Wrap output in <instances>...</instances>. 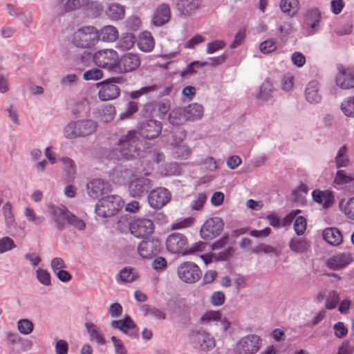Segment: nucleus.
<instances>
[{
	"instance_id": "393cba45",
	"label": "nucleus",
	"mask_w": 354,
	"mask_h": 354,
	"mask_svg": "<svg viewBox=\"0 0 354 354\" xmlns=\"http://www.w3.org/2000/svg\"><path fill=\"white\" fill-rule=\"evenodd\" d=\"M319 84L316 80L310 82L305 90L306 100L311 104L319 103L322 100V96L319 93Z\"/></svg>"
},
{
	"instance_id": "cd10ccee",
	"label": "nucleus",
	"mask_w": 354,
	"mask_h": 354,
	"mask_svg": "<svg viewBox=\"0 0 354 354\" xmlns=\"http://www.w3.org/2000/svg\"><path fill=\"white\" fill-rule=\"evenodd\" d=\"M187 121H194L202 118L203 107L198 103H192L183 109Z\"/></svg>"
},
{
	"instance_id": "a18cd8bd",
	"label": "nucleus",
	"mask_w": 354,
	"mask_h": 354,
	"mask_svg": "<svg viewBox=\"0 0 354 354\" xmlns=\"http://www.w3.org/2000/svg\"><path fill=\"white\" fill-rule=\"evenodd\" d=\"M154 106L155 109L157 110L158 117L163 118L170 110L171 102L168 99H164L156 102Z\"/></svg>"
},
{
	"instance_id": "b1692460",
	"label": "nucleus",
	"mask_w": 354,
	"mask_h": 354,
	"mask_svg": "<svg viewBox=\"0 0 354 354\" xmlns=\"http://www.w3.org/2000/svg\"><path fill=\"white\" fill-rule=\"evenodd\" d=\"M315 202L322 205L324 208L329 207L335 202V196L331 191L315 189L312 193Z\"/></svg>"
},
{
	"instance_id": "4c0bfd02",
	"label": "nucleus",
	"mask_w": 354,
	"mask_h": 354,
	"mask_svg": "<svg viewBox=\"0 0 354 354\" xmlns=\"http://www.w3.org/2000/svg\"><path fill=\"white\" fill-rule=\"evenodd\" d=\"M86 327L91 339L95 340L98 344L104 345L106 344L104 337L96 325L92 323H86Z\"/></svg>"
},
{
	"instance_id": "f257e3e1",
	"label": "nucleus",
	"mask_w": 354,
	"mask_h": 354,
	"mask_svg": "<svg viewBox=\"0 0 354 354\" xmlns=\"http://www.w3.org/2000/svg\"><path fill=\"white\" fill-rule=\"evenodd\" d=\"M138 138L137 132L135 130H130L127 134L121 136L118 142V147L115 149L116 153L120 155H133L137 153L139 155L140 152L151 153V150L149 144L146 141H140L136 143Z\"/></svg>"
},
{
	"instance_id": "e433bc0d",
	"label": "nucleus",
	"mask_w": 354,
	"mask_h": 354,
	"mask_svg": "<svg viewBox=\"0 0 354 354\" xmlns=\"http://www.w3.org/2000/svg\"><path fill=\"white\" fill-rule=\"evenodd\" d=\"M62 2L63 12H68L88 6L89 0H62Z\"/></svg>"
},
{
	"instance_id": "49530a36",
	"label": "nucleus",
	"mask_w": 354,
	"mask_h": 354,
	"mask_svg": "<svg viewBox=\"0 0 354 354\" xmlns=\"http://www.w3.org/2000/svg\"><path fill=\"white\" fill-rule=\"evenodd\" d=\"M354 180V176L348 175L344 170H338L334 178V184L337 185H343L351 183Z\"/></svg>"
},
{
	"instance_id": "a19ab883",
	"label": "nucleus",
	"mask_w": 354,
	"mask_h": 354,
	"mask_svg": "<svg viewBox=\"0 0 354 354\" xmlns=\"http://www.w3.org/2000/svg\"><path fill=\"white\" fill-rule=\"evenodd\" d=\"M90 111L88 102L86 100H82L77 102L72 109V113L76 118H82L87 115Z\"/></svg>"
},
{
	"instance_id": "9d476101",
	"label": "nucleus",
	"mask_w": 354,
	"mask_h": 354,
	"mask_svg": "<svg viewBox=\"0 0 354 354\" xmlns=\"http://www.w3.org/2000/svg\"><path fill=\"white\" fill-rule=\"evenodd\" d=\"M224 223L218 217L210 218L201 226L200 234L204 240H211L218 236L223 230Z\"/></svg>"
},
{
	"instance_id": "c85d7f7f",
	"label": "nucleus",
	"mask_w": 354,
	"mask_h": 354,
	"mask_svg": "<svg viewBox=\"0 0 354 354\" xmlns=\"http://www.w3.org/2000/svg\"><path fill=\"white\" fill-rule=\"evenodd\" d=\"M322 235L324 239L332 245H339L343 241V237L340 231L335 227L325 229Z\"/></svg>"
},
{
	"instance_id": "58836bf2",
	"label": "nucleus",
	"mask_w": 354,
	"mask_h": 354,
	"mask_svg": "<svg viewBox=\"0 0 354 354\" xmlns=\"http://www.w3.org/2000/svg\"><path fill=\"white\" fill-rule=\"evenodd\" d=\"M4 218V221L7 227H13L15 225V218L12 212V205L10 202H6L1 209Z\"/></svg>"
},
{
	"instance_id": "09e8293b",
	"label": "nucleus",
	"mask_w": 354,
	"mask_h": 354,
	"mask_svg": "<svg viewBox=\"0 0 354 354\" xmlns=\"http://www.w3.org/2000/svg\"><path fill=\"white\" fill-rule=\"evenodd\" d=\"M115 111L114 106L107 105L102 109L100 112V120L104 122H109L113 120Z\"/></svg>"
},
{
	"instance_id": "ea45409f",
	"label": "nucleus",
	"mask_w": 354,
	"mask_h": 354,
	"mask_svg": "<svg viewBox=\"0 0 354 354\" xmlns=\"http://www.w3.org/2000/svg\"><path fill=\"white\" fill-rule=\"evenodd\" d=\"M272 84L266 80L260 86L259 91L256 94V97L262 101H266L272 97Z\"/></svg>"
},
{
	"instance_id": "1a4fd4ad",
	"label": "nucleus",
	"mask_w": 354,
	"mask_h": 354,
	"mask_svg": "<svg viewBox=\"0 0 354 354\" xmlns=\"http://www.w3.org/2000/svg\"><path fill=\"white\" fill-rule=\"evenodd\" d=\"M178 274L182 281L193 283L201 279L202 272L196 263L187 261L178 266Z\"/></svg>"
},
{
	"instance_id": "4be33fe9",
	"label": "nucleus",
	"mask_w": 354,
	"mask_h": 354,
	"mask_svg": "<svg viewBox=\"0 0 354 354\" xmlns=\"http://www.w3.org/2000/svg\"><path fill=\"white\" fill-rule=\"evenodd\" d=\"M201 4V0H178L176 7L179 12L184 16L194 14Z\"/></svg>"
},
{
	"instance_id": "c9c22d12",
	"label": "nucleus",
	"mask_w": 354,
	"mask_h": 354,
	"mask_svg": "<svg viewBox=\"0 0 354 354\" xmlns=\"http://www.w3.org/2000/svg\"><path fill=\"white\" fill-rule=\"evenodd\" d=\"M118 277L122 283H131L139 277V274L136 269L126 267L120 272Z\"/></svg>"
},
{
	"instance_id": "a878e982",
	"label": "nucleus",
	"mask_w": 354,
	"mask_h": 354,
	"mask_svg": "<svg viewBox=\"0 0 354 354\" xmlns=\"http://www.w3.org/2000/svg\"><path fill=\"white\" fill-rule=\"evenodd\" d=\"M104 180L98 178L90 180L86 184V192L88 195L94 199L101 196L105 189Z\"/></svg>"
},
{
	"instance_id": "f03ea898",
	"label": "nucleus",
	"mask_w": 354,
	"mask_h": 354,
	"mask_svg": "<svg viewBox=\"0 0 354 354\" xmlns=\"http://www.w3.org/2000/svg\"><path fill=\"white\" fill-rule=\"evenodd\" d=\"M98 128V122L91 119L70 122L64 128V135L68 139L84 138L93 135Z\"/></svg>"
},
{
	"instance_id": "bf43d9fd",
	"label": "nucleus",
	"mask_w": 354,
	"mask_h": 354,
	"mask_svg": "<svg viewBox=\"0 0 354 354\" xmlns=\"http://www.w3.org/2000/svg\"><path fill=\"white\" fill-rule=\"evenodd\" d=\"M24 215L28 221H30L35 225H40L44 221V218L43 216H37L35 214L33 209L30 207H26L25 209Z\"/></svg>"
},
{
	"instance_id": "c03bdc74",
	"label": "nucleus",
	"mask_w": 354,
	"mask_h": 354,
	"mask_svg": "<svg viewBox=\"0 0 354 354\" xmlns=\"http://www.w3.org/2000/svg\"><path fill=\"white\" fill-rule=\"evenodd\" d=\"M168 120L170 124L176 126L180 125L187 121L183 109H174L171 111L169 114Z\"/></svg>"
},
{
	"instance_id": "680f3d73",
	"label": "nucleus",
	"mask_w": 354,
	"mask_h": 354,
	"mask_svg": "<svg viewBox=\"0 0 354 354\" xmlns=\"http://www.w3.org/2000/svg\"><path fill=\"white\" fill-rule=\"evenodd\" d=\"M307 226V222L304 217L298 216L294 223V230L297 235H302L304 234Z\"/></svg>"
},
{
	"instance_id": "9b49d317",
	"label": "nucleus",
	"mask_w": 354,
	"mask_h": 354,
	"mask_svg": "<svg viewBox=\"0 0 354 354\" xmlns=\"http://www.w3.org/2000/svg\"><path fill=\"white\" fill-rule=\"evenodd\" d=\"M171 193L164 187H158L150 192L148 195L149 205L153 209H160L171 200Z\"/></svg>"
},
{
	"instance_id": "13d9d810",
	"label": "nucleus",
	"mask_w": 354,
	"mask_h": 354,
	"mask_svg": "<svg viewBox=\"0 0 354 354\" xmlns=\"http://www.w3.org/2000/svg\"><path fill=\"white\" fill-rule=\"evenodd\" d=\"M15 247L16 245L11 238L5 236L0 239V254L12 250Z\"/></svg>"
},
{
	"instance_id": "5701e85b",
	"label": "nucleus",
	"mask_w": 354,
	"mask_h": 354,
	"mask_svg": "<svg viewBox=\"0 0 354 354\" xmlns=\"http://www.w3.org/2000/svg\"><path fill=\"white\" fill-rule=\"evenodd\" d=\"M70 212L64 207L52 206L50 214L57 228L62 230L67 224Z\"/></svg>"
},
{
	"instance_id": "bb28decb",
	"label": "nucleus",
	"mask_w": 354,
	"mask_h": 354,
	"mask_svg": "<svg viewBox=\"0 0 354 354\" xmlns=\"http://www.w3.org/2000/svg\"><path fill=\"white\" fill-rule=\"evenodd\" d=\"M106 15L111 21H120L124 18V6L119 3H110L106 10Z\"/></svg>"
},
{
	"instance_id": "2f4dec72",
	"label": "nucleus",
	"mask_w": 354,
	"mask_h": 354,
	"mask_svg": "<svg viewBox=\"0 0 354 354\" xmlns=\"http://www.w3.org/2000/svg\"><path fill=\"white\" fill-rule=\"evenodd\" d=\"M136 42V37L130 32L123 33L116 44V48L121 51L131 49Z\"/></svg>"
},
{
	"instance_id": "774afa93",
	"label": "nucleus",
	"mask_w": 354,
	"mask_h": 354,
	"mask_svg": "<svg viewBox=\"0 0 354 354\" xmlns=\"http://www.w3.org/2000/svg\"><path fill=\"white\" fill-rule=\"evenodd\" d=\"M215 339L213 337H211L209 335H205L203 337V339L201 343V348L203 351H210L215 347Z\"/></svg>"
},
{
	"instance_id": "dca6fc26",
	"label": "nucleus",
	"mask_w": 354,
	"mask_h": 354,
	"mask_svg": "<svg viewBox=\"0 0 354 354\" xmlns=\"http://www.w3.org/2000/svg\"><path fill=\"white\" fill-rule=\"evenodd\" d=\"M353 261V257L348 252H339L327 259L326 266L334 270H339L349 265Z\"/></svg>"
},
{
	"instance_id": "0eeeda50",
	"label": "nucleus",
	"mask_w": 354,
	"mask_h": 354,
	"mask_svg": "<svg viewBox=\"0 0 354 354\" xmlns=\"http://www.w3.org/2000/svg\"><path fill=\"white\" fill-rule=\"evenodd\" d=\"M139 55L134 53H126L118 58L116 73H127L136 71L140 65Z\"/></svg>"
},
{
	"instance_id": "8fccbe9b",
	"label": "nucleus",
	"mask_w": 354,
	"mask_h": 354,
	"mask_svg": "<svg viewBox=\"0 0 354 354\" xmlns=\"http://www.w3.org/2000/svg\"><path fill=\"white\" fill-rule=\"evenodd\" d=\"M322 21V15L319 10L317 8H309L306 9L303 21Z\"/></svg>"
},
{
	"instance_id": "2eb2a0df",
	"label": "nucleus",
	"mask_w": 354,
	"mask_h": 354,
	"mask_svg": "<svg viewBox=\"0 0 354 354\" xmlns=\"http://www.w3.org/2000/svg\"><path fill=\"white\" fill-rule=\"evenodd\" d=\"M338 74L335 78L336 85L342 89L354 88V69L344 68L338 66Z\"/></svg>"
},
{
	"instance_id": "4d7b16f0",
	"label": "nucleus",
	"mask_w": 354,
	"mask_h": 354,
	"mask_svg": "<svg viewBox=\"0 0 354 354\" xmlns=\"http://www.w3.org/2000/svg\"><path fill=\"white\" fill-rule=\"evenodd\" d=\"M160 90L159 87L156 85H152L149 86H144L140 88L138 91H132L129 93V96L131 99H137L142 95L147 94L149 92Z\"/></svg>"
},
{
	"instance_id": "72a5a7b5",
	"label": "nucleus",
	"mask_w": 354,
	"mask_h": 354,
	"mask_svg": "<svg viewBox=\"0 0 354 354\" xmlns=\"http://www.w3.org/2000/svg\"><path fill=\"white\" fill-rule=\"evenodd\" d=\"M138 48L143 52H149L153 50L154 47L153 39L149 32H144L141 34L138 42Z\"/></svg>"
},
{
	"instance_id": "f8f14e48",
	"label": "nucleus",
	"mask_w": 354,
	"mask_h": 354,
	"mask_svg": "<svg viewBox=\"0 0 354 354\" xmlns=\"http://www.w3.org/2000/svg\"><path fill=\"white\" fill-rule=\"evenodd\" d=\"M162 123L154 119H148L143 121L139 126V133L147 139L157 138L162 131Z\"/></svg>"
},
{
	"instance_id": "c756f323",
	"label": "nucleus",
	"mask_w": 354,
	"mask_h": 354,
	"mask_svg": "<svg viewBox=\"0 0 354 354\" xmlns=\"http://www.w3.org/2000/svg\"><path fill=\"white\" fill-rule=\"evenodd\" d=\"M118 29L111 25L102 27L98 32V40L101 39L106 42H113L118 39Z\"/></svg>"
},
{
	"instance_id": "de8ad7c7",
	"label": "nucleus",
	"mask_w": 354,
	"mask_h": 354,
	"mask_svg": "<svg viewBox=\"0 0 354 354\" xmlns=\"http://www.w3.org/2000/svg\"><path fill=\"white\" fill-rule=\"evenodd\" d=\"M322 21H303L302 26L308 36L315 34L321 28Z\"/></svg>"
},
{
	"instance_id": "3c124183",
	"label": "nucleus",
	"mask_w": 354,
	"mask_h": 354,
	"mask_svg": "<svg viewBox=\"0 0 354 354\" xmlns=\"http://www.w3.org/2000/svg\"><path fill=\"white\" fill-rule=\"evenodd\" d=\"M207 201V196L205 193L198 194L192 201L190 207L192 209L200 211L203 209L204 204Z\"/></svg>"
},
{
	"instance_id": "473e14b6",
	"label": "nucleus",
	"mask_w": 354,
	"mask_h": 354,
	"mask_svg": "<svg viewBox=\"0 0 354 354\" xmlns=\"http://www.w3.org/2000/svg\"><path fill=\"white\" fill-rule=\"evenodd\" d=\"M298 0H281L280 2L281 10L292 17L298 12L299 10Z\"/></svg>"
},
{
	"instance_id": "79ce46f5",
	"label": "nucleus",
	"mask_w": 354,
	"mask_h": 354,
	"mask_svg": "<svg viewBox=\"0 0 354 354\" xmlns=\"http://www.w3.org/2000/svg\"><path fill=\"white\" fill-rule=\"evenodd\" d=\"M339 206L341 211L344 212L348 218L354 220V196L346 201L342 200L339 203Z\"/></svg>"
},
{
	"instance_id": "6e6d98bb",
	"label": "nucleus",
	"mask_w": 354,
	"mask_h": 354,
	"mask_svg": "<svg viewBox=\"0 0 354 354\" xmlns=\"http://www.w3.org/2000/svg\"><path fill=\"white\" fill-rule=\"evenodd\" d=\"M144 310L147 315H149L158 320H164L166 317L165 313L155 307L145 306Z\"/></svg>"
},
{
	"instance_id": "338daca9",
	"label": "nucleus",
	"mask_w": 354,
	"mask_h": 354,
	"mask_svg": "<svg viewBox=\"0 0 354 354\" xmlns=\"http://www.w3.org/2000/svg\"><path fill=\"white\" fill-rule=\"evenodd\" d=\"M221 318V313L218 310H209L204 313L201 317L203 322L218 321Z\"/></svg>"
},
{
	"instance_id": "7c9ffc66",
	"label": "nucleus",
	"mask_w": 354,
	"mask_h": 354,
	"mask_svg": "<svg viewBox=\"0 0 354 354\" xmlns=\"http://www.w3.org/2000/svg\"><path fill=\"white\" fill-rule=\"evenodd\" d=\"M292 251L296 253H304L310 248V243L305 237H293L289 243Z\"/></svg>"
},
{
	"instance_id": "423d86ee",
	"label": "nucleus",
	"mask_w": 354,
	"mask_h": 354,
	"mask_svg": "<svg viewBox=\"0 0 354 354\" xmlns=\"http://www.w3.org/2000/svg\"><path fill=\"white\" fill-rule=\"evenodd\" d=\"M129 230L136 238H145L153 232V221L146 218H137L129 223Z\"/></svg>"
},
{
	"instance_id": "39448f33",
	"label": "nucleus",
	"mask_w": 354,
	"mask_h": 354,
	"mask_svg": "<svg viewBox=\"0 0 354 354\" xmlns=\"http://www.w3.org/2000/svg\"><path fill=\"white\" fill-rule=\"evenodd\" d=\"M95 64L110 72L116 73L118 55L113 49H103L95 52L93 55Z\"/></svg>"
},
{
	"instance_id": "6ab92c4d",
	"label": "nucleus",
	"mask_w": 354,
	"mask_h": 354,
	"mask_svg": "<svg viewBox=\"0 0 354 354\" xmlns=\"http://www.w3.org/2000/svg\"><path fill=\"white\" fill-rule=\"evenodd\" d=\"M138 252L143 259H150L160 251V243L157 240L142 241L138 246Z\"/></svg>"
},
{
	"instance_id": "412c9836",
	"label": "nucleus",
	"mask_w": 354,
	"mask_h": 354,
	"mask_svg": "<svg viewBox=\"0 0 354 354\" xmlns=\"http://www.w3.org/2000/svg\"><path fill=\"white\" fill-rule=\"evenodd\" d=\"M170 17L171 12L169 5L162 3L157 7L152 19V24L155 26H161L167 23Z\"/></svg>"
},
{
	"instance_id": "0e129e2a",
	"label": "nucleus",
	"mask_w": 354,
	"mask_h": 354,
	"mask_svg": "<svg viewBox=\"0 0 354 354\" xmlns=\"http://www.w3.org/2000/svg\"><path fill=\"white\" fill-rule=\"evenodd\" d=\"M67 223L79 230H84L86 227V223L82 219L71 213L69 214Z\"/></svg>"
},
{
	"instance_id": "ddd939ff",
	"label": "nucleus",
	"mask_w": 354,
	"mask_h": 354,
	"mask_svg": "<svg viewBox=\"0 0 354 354\" xmlns=\"http://www.w3.org/2000/svg\"><path fill=\"white\" fill-rule=\"evenodd\" d=\"M187 244V239L186 236L180 233H172L168 236L165 241V245L167 250L174 254L181 253L183 255V252Z\"/></svg>"
},
{
	"instance_id": "20e7f679",
	"label": "nucleus",
	"mask_w": 354,
	"mask_h": 354,
	"mask_svg": "<svg viewBox=\"0 0 354 354\" xmlns=\"http://www.w3.org/2000/svg\"><path fill=\"white\" fill-rule=\"evenodd\" d=\"M98 41V31L93 26H84L77 30L73 37V42L78 48H90Z\"/></svg>"
},
{
	"instance_id": "a211bd4d",
	"label": "nucleus",
	"mask_w": 354,
	"mask_h": 354,
	"mask_svg": "<svg viewBox=\"0 0 354 354\" xmlns=\"http://www.w3.org/2000/svg\"><path fill=\"white\" fill-rule=\"evenodd\" d=\"M185 131L181 129L172 135V141L171 145L173 146L174 153L177 155H189L192 153L190 148L183 143V139L185 138Z\"/></svg>"
},
{
	"instance_id": "7ed1b4c3",
	"label": "nucleus",
	"mask_w": 354,
	"mask_h": 354,
	"mask_svg": "<svg viewBox=\"0 0 354 354\" xmlns=\"http://www.w3.org/2000/svg\"><path fill=\"white\" fill-rule=\"evenodd\" d=\"M124 206L122 198L117 195H109L102 197L95 205V213L101 217H109L114 215Z\"/></svg>"
},
{
	"instance_id": "4468645a",
	"label": "nucleus",
	"mask_w": 354,
	"mask_h": 354,
	"mask_svg": "<svg viewBox=\"0 0 354 354\" xmlns=\"http://www.w3.org/2000/svg\"><path fill=\"white\" fill-rule=\"evenodd\" d=\"M119 78H112L100 83L98 96L102 101H108L117 98L120 95V88L115 83Z\"/></svg>"
},
{
	"instance_id": "69168bd1",
	"label": "nucleus",
	"mask_w": 354,
	"mask_h": 354,
	"mask_svg": "<svg viewBox=\"0 0 354 354\" xmlns=\"http://www.w3.org/2000/svg\"><path fill=\"white\" fill-rule=\"evenodd\" d=\"M138 111V105L135 102H129L127 104L126 110L120 115L121 120L128 119Z\"/></svg>"
},
{
	"instance_id": "052dcab7",
	"label": "nucleus",
	"mask_w": 354,
	"mask_h": 354,
	"mask_svg": "<svg viewBox=\"0 0 354 354\" xmlns=\"http://www.w3.org/2000/svg\"><path fill=\"white\" fill-rule=\"evenodd\" d=\"M17 328L21 333L28 335L33 330V324L30 320L23 319L18 322Z\"/></svg>"
},
{
	"instance_id": "f704fd0d",
	"label": "nucleus",
	"mask_w": 354,
	"mask_h": 354,
	"mask_svg": "<svg viewBox=\"0 0 354 354\" xmlns=\"http://www.w3.org/2000/svg\"><path fill=\"white\" fill-rule=\"evenodd\" d=\"M60 161L68 178V181H73L76 174V168L73 160L68 157H63Z\"/></svg>"
},
{
	"instance_id": "603ef678",
	"label": "nucleus",
	"mask_w": 354,
	"mask_h": 354,
	"mask_svg": "<svg viewBox=\"0 0 354 354\" xmlns=\"http://www.w3.org/2000/svg\"><path fill=\"white\" fill-rule=\"evenodd\" d=\"M277 48V42L272 39H269L261 43L259 49L264 54H269L275 51Z\"/></svg>"
},
{
	"instance_id": "5fc2aeb1",
	"label": "nucleus",
	"mask_w": 354,
	"mask_h": 354,
	"mask_svg": "<svg viewBox=\"0 0 354 354\" xmlns=\"http://www.w3.org/2000/svg\"><path fill=\"white\" fill-rule=\"evenodd\" d=\"M207 65V62H200L198 61H194L188 64L186 68L181 72V76H186L187 75H192L196 73V68H199Z\"/></svg>"
},
{
	"instance_id": "e2e57ef3",
	"label": "nucleus",
	"mask_w": 354,
	"mask_h": 354,
	"mask_svg": "<svg viewBox=\"0 0 354 354\" xmlns=\"http://www.w3.org/2000/svg\"><path fill=\"white\" fill-rule=\"evenodd\" d=\"M103 76L102 71L98 68H93L85 71L83 74L84 80H98Z\"/></svg>"
},
{
	"instance_id": "6e6552de",
	"label": "nucleus",
	"mask_w": 354,
	"mask_h": 354,
	"mask_svg": "<svg viewBox=\"0 0 354 354\" xmlns=\"http://www.w3.org/2000/svg\"><path fill=\"white\" fill-rule=\"evenodd\" d=\"M261 339L255 335H250L241 338L234 348L236 354H254L261 347Z\"/></svg>"
},
{
	"instance_id": "37998d69",
	"label": "nucleus",
	"mask_w": 354,
	"mask_h": 354,
	"mask_svg": "<svg viewBox=\"0 0 354 354\" xmlns=\"http://www.w3.org/2000/svg\"><path fill=\"white\" fill-rule=\"evenodd\" d=\"M340 108L344 115L354 118V96L345 98L342 102Z\"/></svg>"
},
{
	"instance_id": "aec40b11",
	"label": "nucleus",
	"mask_w": 354,
	"mask_h": 354,
	"mask_svg": "<svg viewBox=\"0 0 354 354\" xmlns=\"http://www.w3.org/2000/svg\"><path fill=\"white\" fill-rule=\"evenodd\" d=\"M151 187V181L144 177L137 178L130 181L129 190L133 197H140Z\"/></svg>"
},
{
	"instance_id": "f3484780",
	"label": "nucleus",
	"mask_w": 354,
	"mask_h": 354,
	"mask_svg": "<svg viewBox=\"0 0 354 354\" xmlns=\"http://www.w3.org/2000/svg\"><path fill=\"white\" fill-rule=\"evenodd\" d=\"M111 326L112 328L118 329L131 337L138 336V328L129 316L125 317L124 319L112 321Z\"/></svg>"
},
{
	"instance_id": "864d4df0",
	"label": "nucleus",
	"mask_w": 354,
	"mask_h": 354,
	"mask_svg": "<svg viewBox=\"0 0 354 354\" xmlns=\"http://www.w3.org/2000/svg\"><path fill=\"white\" fill-rule=\"evenodd\" d=\"M339 294L335 290L330 292L326 301V308L332 310L337 306L339 301Z\"/></svg>"
}]
</instances>
